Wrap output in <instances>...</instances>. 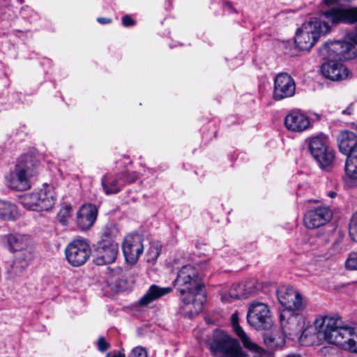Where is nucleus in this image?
Masks as SVG:
<instances>
[{"instance_id":"obj_8","label":"nucleus","mask_w":357,"mask_h":357,"mask_svg":"<svg viewBox=\"0 0 357 357\" xmlns=\"http://www.w3.org/2000/svg\"><path fill=\"white\" fill-rule=\"evenodd\" d=\"M91 254V248L84 238H77L70 242L65 249L67 261L73 266L84 265Z\"/></svg>"},{"instance_id":"obj_41","label":"nucleus","mask_w":357,"mask_h":357,"mask_svg":"<svg viewBox=\"0 0 357 357\" xmlns=\"http://www.w3.org/2000/svg\"><path fill=\"white\" fill-rule=\"evenodd\" d=\"M97 21L102 24H105L110 23L112 22V20L110 18L107 17H98L97 19Z\"/></svg>"},{"instance_id":"obj_42","label":"nucleus","mask_w":357,"mask_h":357,"mask_svg":"<svg viewBox=\"0 0 357 357\" xmlns=\"http://www.w3.org/2000/svg\"><path fill=\"white\" fill-rule=\"evenodd\" d=\"M285 357H303L301 354L297 353H289L285 356Z\"/></svg>"},{"instance_id":"obj_18","label":"nucleus","mask_w":357,"mask_h":357,"mask_svg":"<svg viewBox=\"0 0 357 357\" xmlns=\"http://www.w3.org/2000/svg\"><path fill=\"white\" fill-rule=\"evenodd\" d=\"M98 210L95 205L84 204L77 213V225L81 230L90 229L96 220Z\"/></svg>"},{"instance_id":"obj_47","label":"nucleus","mask_w":357,"mask_h":357,"mask_svg":"<svg viewBox=\"0 0 357 357\" xmlns=\"http://www.w3.org/2000/svg\"><path fill=\"white\" fill-rule=\"evenodd\" d=\"M240 291V289L237 288V289L235 291V292Z\"/></svg>"},{"instance_id":"obj_29","label":"nucleus","mask_w":357,"mask_h":357,"mask_svg":"<svg viewBox=\"0 0 357 357\" xmlns=\"http://www.w3.org/2000/svg\"><path fill=\"white\" fill-rule=\"evenodd\" d=\"M72 207L70 205H64L57 214V219L62 225H66L68 220L71 216Z\"/></svg>"},{"instance_id":"obj_43","label":"nucleus","mask_w":357,"mask_h":357,"mask_svg":"<svg viewBox=\"0 0 357 357\" xmlns=\"http://www.w3.org/2000/svg\"><path fill=\"white\" fill-rule=\"evenodd\" d=\"M328 195L331 197V198H334L336 197L337 195V193L335 192H333V191H331L328 193Z\"/></svg>"},{"instance_id":"obj_25","label":"nucleus","mask_w":357,"mask_h":357,"mask_svg":"<svg viewBox=\"0 0 357 357\" xmlns=\"http://www.w3.org/2000/svg\"><path fill=\"white\" fill-rule=\"evenodd\" d=\"M313 158L324 170L330 171L335 165V151L330 146Z\"/></svg>"},{"instance_id":"obj_9","label":"nucleus","mask_w":357,"mask_h":357,"mask_svg":"<svg viewBox=\"0 0 357 357\" xmlns=\"http://www.w3.org/2000/svg\"><path fill=\"white\" fill-rule=\"evenodd\" d=\"M319 53L323 59L337 61L349 60L354 55L352 44L347 40L326 43L320 48Z\"/></svg>"},{"instance_id":"obj_1","label":"nucleus","mask_w":357,"mask_h":357,"mask_svg":"<svg viewBox=\"0 0 357 357\" xmlns=\"http://www.w3.org/2000/svg\"><path fill=\"white\" fill-rule=\"evenodd\" d=\"M324 20L313 17L303 24L297 31L295 44L301 50H309L319 37L331 31V26L339 23H357V8L346 9L333 8L322 11Z\"/></svg>"},{"instance_id":"obj_35","label":"nucleus","mask_w":357,"mask_h":357,"mask_svg":"<svg viewBox=\"0 0 357 357\" xmlns=\"http://www.w3.org/2000/svg\"><path fill=\"white\" fill-rule=\"evenodd\" d=\"M160 255V250L157 246L152 245L148 251L149 261H155Z\"/></svg>"},{"instance_id":"obj_36","label":"nucleus","mask_w":357,"mask_h":357,"mask_svg":"<svg viewBox=\"0 0 357 357\" xmlns=\"http://www.w3.org/2000/svg\"><path fill=\"white\" fill-rule=\"evenodd\" d=\"M110 283L116 287L117 291H121L126 288V281L123 279H119L117 280L114 278H112Z\"/></svg>"},{"instance_id":"obj_10","label":"nucleus","mask_w":357,"mask_h":357,"mask_svg":"<svg viewBox=\"0 0 357 357\" xmlns=\"http://www.w3.org/2000/svg\"><path fill=\"white\" fill-rule=\"evenodd\" d=\"M33 176V170L26 162H18L15 169L8 176V182L10 188L24 191L31 187L30 178Z\"/></svg>"},{"instance_id":"obj_17","label":"nucleus","mask_w":357,"mask_h":357,"mask_svg":"<svg viewBox=\"0 0 357 357\" xmlns=\"http://www.w3.org/2000/svg\"><path fill=\"white\" fill-rule=\"evenodd\" d=\"M328 60L321 68V73L326 78L338 82L351 77V73L340 61Z\"/></svg>"},{"instance_id":"obj_37","label":"nucleus","mask_w":357,"mask_h":357,"mask_svg":"<svg viewBox=\"0 0 357 357\" xmlns=\"http://www.w3.org/2000/svg\"><path fill=\"white\" fill-rule=\"evenodd\" d=\"M98 349L100 351L104 352L109 347V344L107 343L103 337H100L97 342Z\"/></svg>"},{"instance_id":"obj_34","label":"nucleus","mask_w":357,"mask_h":357,"mask_svg":"<svg viewBox=\"0 0 357 357\" xmlns=\"http://www.w3.org/2000/svg\"><path fill=\"white\" fill-rule=\"evenodd\" d=\"M346 40L348 43L352 44V49L354 50V45L357 44V28L347 33Z\"/></svg>"},{"instance_id":"obj_16","label":"nucleus","mask_w":357,"mask_h":357,"mask_svg":"<svg viewBox=\"0 0 357 357\" xmlns=\"http://www.w3.org/2000/svg\"><path fill=\"white\" fill-rule=\"evenodd\" d=\"M119 251L118 244L112 241L100 242L94 251V262L98 266L113 263Z\"/></svg>"},{"instance_id":"obj_11","label":"nucleus","mask_w":357,"mask_h":357,"mask_svg":"<svg viewBox=\"0 0 357 357\" xmlns=\"http://www.w3.org/2000/svg\"><path fill=\"white\" fill-rule=\"evenodd\" d=\"M138 174L136 172H124L116 174V178L110 179L107 174L101 179L102 186L106 195L116 194L126 184L134 183L137 181Z\"/></svg>"},{"instance_id":"obj_23","label":"nucleus","mask_w":357,"mask_h":357,"mask_svg":"<svg viewBox=\"0 0 357 357\" xmlns=\"http://www.w3.org/2000/svg\"><path fill=\"white\" fill-rule=\"evenodd\" d=\"M172 291L171 287H161L157 284H151L146 294L139 300L138 304L142 307L147 306Z\"/></svg>"},{"instance_id":"obj_5","label":"nucleus","mask_w":357,"mask_h":357,"mask_svg":"<svg viewBox=\"0 0 357 357\" xmlns=\"http://www.w3.org/2000/svg\"><path fill=\"white\" fill-rule=\"evenodd\" d=\"M214 357H240L241 347L238 341L221 330H215L208 342Z\"/></svg>"},{"instance_id":"obj_22","label":"nucleus","mask_w":357,"mask_h":357,"mask_svg":"<svg viewBox=\"0 0 357 357\" xmlns=\"http://www.w3.org/2000/svg\"><path fill=\"white\" fill-rule=\"evenodd\" d=\"M340 151L344 155H349L357 149V135L353 132L344 130L337 137Z\"/></svg>"},{"instance_id":"obj_46","label":"nucleus","mask_w":357,"mask_h":357,"mask_svg":"<svg viewBox=\"0 0 357 357\" xmlns=\"http://www.w3.org/2000/svg\"><path fill=\"white\" fill-rule=\"evenodd\" d=\"M130 179V176H127L126 177L123 178V180H127L128 181Z\"/></svg>"},{"instance_id":"obj_48","label":"nucleus","mask_w":357,"mask_h":357,"mask_svg":"<svg viewBox=\"0 0 357 357\" xmlns=\"http://www.w3.org/2000/svg\"><path fill=\"white\" fill-rule=\"evenodd\" d=\"M109 354H108L106 357H109Z\"/></svg>"},{"instance_id":"obj_30","label":"nucleus","mask_w":357,"mask_h":357,"mask_svg":"<svg viewBox=\"0 0 357 357\" xmlns=\"http://www.w3.org/2000/svg\"><path fill=\"white\" fill-rule=\"evenodd\" d=\"M347 341V342L344 349L357 353V334L354 333V328H352V332H351V336H349Z\"/></svg>"},{"instance_id":"obj_3","label":"nucleus","mask_w":357,"mask_h":357,"mask_svg":"<svg viewBox=\"0 0 357 357\" xmlns=\"http://www.w3.org/2000/svg\"><path fill=\"white\" fill-rule=\"evenodd\" d=\"M314 326L319 337L343 349L352 332V328L342 326L339 317L328 315L318 317L314 321Z\"/></svg>"},{"instance_id":"obj_6","label":"nucleus","mask_w":357,"mask_h":357,"mask_svg":"<svg viewBox=\"0 0 357 357\" xmlns=\"http://www.w3.org/2000/svg\"><path fill=\"white\" fill-rule=\"evenodd\" d=\"M56 193L53 186L46 185L38 192L24 195L22 203L33 211H48L55 204Z\"/></svg>"},{"instance_id":"obj_20","label":"nucleus","mask_w":357,"mask_h":357,"mask_svg":"<svg viewBox=\"0 0 357 357\" xmlns=\"http://www.w3.org/2000/svg\"><path fill=\"white\" fill-rule=\"evenodd\" d=\"M33 257L31 251L20 253L15 255L13 262L7 268L6 273L10 278H13L22 273L28 265V261Z\"/></svg>"},{"instance_id":"obj_2","label":"nucleus","mask_w":357,"mask_h":357,"mask_svg":"<svg viewBox=\"0 0 357 357\" xmlns=\"http://www.w3.org/2000/svg\"><path fill=\"white\" fill-rule=\"evenodd\" d=\"M174 285L180 293L182 302L185 305H192L193 307L188 312L189 317L202 312L206 302L205 289L193 266L185 265L179 270Z\"/></svg>"},{"instance_id":"obj_31","label":"nucleus","mask_w":357,"mask_h":357,"mask_svg":"<svg viewBox=\"0 0 357 357\" xmlns=\"http://www.w3.org/2000/svg\"><path fill=\"white\" fill-rule=\"evenodd\" d=\"M349 232L351 239L357 242V212L351 218Z\"/></svg>"},{"instance_id":"obj_26","label":"nucleus","mask_w":357,"mask_h":357,"mask_svg":"<svg viewBox=\"0 0 357 357\" xmlns=\"http://www.w3.org/2000/svg\"><path fill=\"white\" fill-rule=\"evenodd\" d=\"M17 215L15 205L0 200V218L4 220H14Z\"/></svg>"},{"instance_id":"obj_4","label":"nucleus","mask_w":357,"mask_h":357,"mask_svg":"<svg viewBox=\"0 0 357 357\" xmlns=\"http://www.w3.org/2000/svg\"><path fill=\"white\" fill-rule=\"evenodd\" d=\"M280 303L284 307L280 314L281 326L285 330L288 324H293L296 317L294 312L303 308L302 297L291 287H281L277 292Z\"/></svg>"},{"instance_id":"obj_15","label":"nucleus","mask_w":357,"mask_h":357,"mask_svg":"<svg viewBox=\"0 0 357 357\" xmlns=\"http://www.w3.org/2000/svg\"><path fill=\"white\" fill-rule=\"evenodd\" d=\"M332 216V211L328 207L319 206L307 211L303 222L307 228L315 229L326 225L331 220Z\"/></svg>"},{"instance_id":"obj_19","label":"nucleus","mask_w":357,"mask_h":357,"mask_svg":"<svg viewBox=\"0 0 357 357\" xmlns=\"http://www.w3.org/2000/svg\"><path fill=\"white\" fill-rule=\"evenodd\" d=\"M257 281L250 280L243 283L234 284L229 291V296L234 299L246 298L255 293Z\"/></svg>"},{"instance_id":"obj_33","label":"nucleus","mask_w":357,"mask_h":357,"mask_svg":"<svg viewBox=\"0 0 357 357\" xmlns=\"http://www.w3.org/2000/svg\"><path fill=\"white\" fill-rule=\"evenodd\" d=\"M129 357H147V352L143 347H135L132 350Z\"/></svg>"},{"instance_id":"obj_40","label":"nucleus","mask_w":357,"mask_h":357,"mask_svg":"<svg viewBox=\"0 0 357 357\" xmlns=\"http://www.w3.org/2000/svg\"><path fill=\"white\" fill-rule=\"evenodd\" d=\"M354 113L353 105L351 104L347 109L342 110V114L344 115H351Z\"/></svg>"},{"instance_id":"obj_21","label":"nucleus","mask_w":357,"mask_h":357,"mask_svg":"<svg viewBox=\"0 0 357 357\" xmlns=\"http://www.w3.org/2000/svg\"><path fill=\"white\" fill-rule=\"evenodd\" d=\"M284 124L289 130L302 132L309 127L310 121L303 114L292 112L286 116Z\"/></svg>"},{"instance_id":"obj_44","label":"nucleus","mask_w":357,"mask_h":357,"mask_svg":"<svg viewBox=\"0 0 357 357\" xmlns=\"http://www.w3.org/2000/svg\"><path fill=\"white\" fill-rule=\"evenodd\" d=\"M113 357H126L125 354L122 352H119L113 356Z\"/></svg>"},{"instance_id":"obj_32","label":"nucleus","mask_w":357,"mask_h":357,"mask_svg":"<svg viewBox=\"0 0 357 357\" xmlns=\"http://www.w3.org/2000/svg\"><path fill=\"white\" fill-rule=\"evenodd\" d=\"M347 269L357 270V252H352L349 255L345 262Z\"/></svg>"},{"instance_id":"obj_39","label":"nucleus","mask_w":357,"mask_h":357,"mask_svg":"<svg viewBox=\"0 0 357 357\" xmlns=\"http://www.w3.org/2000/svg\"><path fill=\"white\" fill-rule=\"evenodd\" d=\"M264 342L266 343V344H267V345H268L270 347H273V343L274 342V338L272 337V335L266 334L264 336Z\"/></svg>"},{"instance_id":"obj_45","label":"nucleus","mask_w":357,"mask_h":357,"mask_svg":"<svg viewBox=\"0 0 357 357\" xmlns=\"http://www.w3.org/2000/svg\"><path fill=\"white\" fill-rule=\"evenodd\" d=\"M222 300L223 301H229V299L227 298L226 296L222 297Z\"/></svg>"},{"instance_id":"obj_28","label":"nucleus","mask_w":357,"mask_h":357,"mask_svg":"<svg viewBox=\"0 0 357 357\" xmlns=\"http://www.w3.org/2000/svg\"><path fill=\"white\" fill-rule=\"evenodd\" d=\"M231 323L233 328L236 333V334L238 336V337L241 340L243 344H245V342L249 340V337L247 336L246 333L244 332L243 328L240 326L238 324V317L237 313H234L231 315Z\"/></svg>"},{"instance_id":"obj_14","label":"nucleus","mask_w":357,"mask_h":357,"mask_svg":"<svg viewBox=\"0 0 357 357\" xmlns=\"http://www.w3.org/2000/svg\"><path fill=\"white\" fill-rule=\"evenodd\" d=\"M122 250L128 262L135 263L144 251L143 237L137 234L126 236L122 244Z\"/></svg>"},{"instance_id":"obj_27","label":"nucleus","mask_w":357,"mask_h":357,"mask_svg":"<svg viewBox=\"0 0 357 357\" xmlns=\"http://www.w3.org/2000/svg\"><path fill=\"white\" fill-rule=\"evenodd\" d=\"M243 346L255 353L253 357H273L271 352L265 351L261 347L252 342L250 340L245 342Z\"/></svg>"},{"instance_id":"obj_13","label":"nucleus","mask_w":357,"mask_h":357,"mask_svg":"<svg viewBox=\"0 0 357 357\" xmlns=\"http://www.w3.org/2000/svg\"><path fill=\"white\" fill-rule=\"evenodd\" d=\"M296 92L294 79L286 73L278 74L274 79L273 99L281 100L292 97Z\"/></svg>"},{"instance_id":"obj_7","label":"nucleus","mask_w":357,"mask_h":357,"mask_svg":"<svg viewBox=\"0 0 357 357\" xmlns=\"http://www.w3.org/2000/svg\"><path fill=\"white\" fill-rule=\"evenodd\" d=\"M247 321L250 326L257 330L270 328L273 321L268 306L262 302L252 303L248 310Z\"/></svg>"},{"instance_id":"obj_38","label":"nucleus","mask_w":357,"mask_h":357,"mask_svg":"<svg viewBox=\"0 0 357 357\" xmlns=\"http://www.w3.org/2000/svg\"><path fill=\"white\" fill-rule=\"evenodd\" d=\"M122 21H123V24L125 26H132L135 23V21L129 15L123 16Z\"/></svg>"},{"instance_id":"obj_12","label":"nucleus","mask_w":357,"mask_h":357,"mask_svg":"<svg viewBox=\"0 0 357 357\" xmlns=\"http://www.w3.org/2000/svg\"><path fill=\"white\" fill-rule=\"evenodd\" d=\"M31 243L29 236L18 233H10L0 236V245L12 252H16L15 255L31 251Z\"/></svg>"},{"instance_id":"obj_24","label":"nucleus","mask_w":357,"mask_h":357,"mask_svg":"<svg viewBox=\"0 0 357 357\" xmlns=\"http://www.w3.org/2000/svg\"><path fill=\"white\" fill-rule=\"evenodd\" d=\"M329 146L326 136L321 134L309 139L308 147L312 157L318 156L321 151H326Z\"/></svg>"}]
</instances>
